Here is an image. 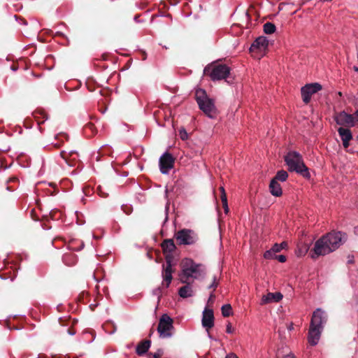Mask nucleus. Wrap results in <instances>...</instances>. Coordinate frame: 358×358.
Instances as JSON below:
<instances>
[{"label": "nucleus", "mask_w": 358, "mask_h": 358, "mask_svg": "<svg viewBox=\"0 0 358 358\" xmlns=\"http://www.w3.org/2000/svg\"><path fill=\"white\" fill-rule=\"evenodd\" d=\"M339 136L341 138L342 141H350L352 138V135L350 129L340 127L338 129Z\"/></svg>", "instance_id": "6ab92c4d"}, {"label": "nucleus", "mask_w": 358, "mask_h": 358, "mask_svg": "<svg viewBox=\"0 0 358 358\" xmlns=\"http://www.w3.org/2000/svg\"><path fill=\"white\" fill-rule=\"evenodd\" d=\"M221 310L224 317H229L232 313V308L230 304L223 305L221 308Z\"/></svg>", "instance_id": "5701e85b"}, {"label": "nucleus", "mask_w": 358, "mask_h": 358, "mask_svg": "<svg viewBox=\"0 0 358 358\" xmlns=\"http://www.w3.org/2000/svg\"><path fill=\"white\" fill-rule=\"evenodd\" d=\"M345 236L340 231H332L318 239L314 245L316 256L326 255L337 250L345 241Z\"/></svg>", "instance_id": "f257e3e1"}, {"label": "nucleus", "mask_w": 358, "mask_h": 358, "mask_svg": "<svg viewBox=\"0 0 358 358\" xmlns=\"http://www.w3.org/2000/svg\"><path fill=\"white\" fill-rule=\"evenodd\" d=\"M285 162L289 171H295L306 178H310V174L305 165L302 156L296 151H289L285 156Z\"/></svg>", "instance_id": "7ed1b4c3"}, {"label": "nucleus", "mask_w": 358, "mask_h": 358, "mask_svg": "<svg viewBox=\"0 0 358 358\" xmlns=\"http://www.w3.org/2000/svg\"><path fill=\"white\" fill-rule=\"evenodd\" d=\"M220 190L221 192V199H223V196H227L224 187H220Z\"/></svg>", "instance_id": "72a5a7b5"}, {"label": "nucleus", "mask_w": 358, "mask_h": 358, "mask_svg": "<svg viewBox=\"0 0 358 358\" xmlns=\"http://www.w3.org/2000/svg\"><path fill=\"white\" fill-rule=\"evenodd\" d=\"M283 358H295V356L292 352H289L287 355H285Z\"/></svg>", "instance_id": "c9c22d12"}, {"label": "nucleus", "mask_w": 358, "mask_h": 358, "mask_svg": "<svg viewBox=\"0 0 358 358\" xmlns=\"http://www.w3.org/2000/svg\"><path fill=\"white\" fill-rule=\"evenodd\" d=\"M269 188L271 194L275 196H280L282 193L281 186L275 179L271 180Z\"/></svg>", "instance_id": "dca6fc26"}, {"label": "nucleus", "mask_w": 358, "mask_h": 358, "mask_svg": "<svg viewBox=\"0 0 358 358\" xmlns=\"http://www.w3.org/2000/svg\"><path fill=\"white\" fill-rule=\"evenodd\" d=\"M162 248L164 252L171 253L176 249V245L172 239H166L162 243Z\"/></svg>", "instance_id": "a211bd4d"}, {"label": "nucleus", "mask_w": 358, "mask_h": 358, "mask_svg": "<svg viewBox=\"0 0 358 358\" xmlns=\"http://www.w3.org/2000/svg\"><path fill=\"white\" fill-rule=\"evenodd\" d=\"M279 246H280V249L282 250V249H285L287 248V244L286 242L284 241V242H282L280 244H279Z\"/></svg>", "instance_id": "e433bc0d"}, {"label": "nucleus", "mask_w": 358, "mask_h": 358, "mask_svg": "<svg viewBox=\"0 0 358 358\" xmlns=\"http://www.w3.org/2000/svg\"><path fill=\"white\" fill-rule=\"evenodd\" d=\"M350 145V141H343V145L345 148H347Z\"/></svg>", "instance_id": "4c0bfd02"}, {"label": "nucleus", "mask_w": 358, "mask_h": 358, "mask_svg": "<svg viewBox=\"0 0 358 358\" xmlns=\"http://www.w3.org/2000/svg\"><path fill=\"white\" fill-rule=\"evenodd\" d=\"M178 135L181 140L186 141L188 138V134L185 128L182 127L178 131Z\"/></svg>", "instance_id": "a878e982"}, {"label": "nucleus", "mask_w": 358, "mask_h": 358, "mask_svg": "<svg viewBox=\"0 0 358 358\" xmlns=\"http://www.w3.org/2000/svg\"><path fill=\"white\" fill-rule=\"evenodd\" d=\"M207 334H208V337L210 339H211V340H212V339H213V337H212V336L210 335V332L208 331V332H207Z\"/></svg>", "instance_id": "58836bf2"}, {"label": "nucleus", "mask_w": 358, "mask_h": 358, "mask_svg": "<svg viewBox=\"0 0 358 358\" xmlns=\"http://www.w3.org/2000/svg\"><path fill=\"white\" fill-rule=\"evenodd\" d=\"M326 322L325 313L317 308L313 313L308 334V341L311 345H316L319 343Z\"/></svg>", "instance_id": "f03ea898"}, {"label": "nucleus", "mask_w": 358, "mask_h": 358, "mask_svg": "<svg viewBox=\"0 0 358 358\" xmlns=\"http://www.w3.org/2000/svg\"><path fill=\"white\" fill-rule=\"evenodd\" d=\"M225 358H238V357L234 353H229Z\"/></svg>", "instance_id": "f704fd0d"}, {"label": "nucleus", "mask_w": 358, "mask_h": 358, "mask_svg": "<svg viewBox=\"0 0 358 358\" xmlns=\"http://www.w3.org/2000/svg\"><path fill=\"white\" fill-rule=\"evenodd\" d=\"M357 138H358V135H357Z\"/></svg>", "instance_id": "37998d69"}, {"label": "nucleus", "mask_w": 358, "mask_h": 358, "mask_svg": "<svg viewBox=\"0 0 358 358\" xmlns=\"http://www.w3.org/2000/svg\"><path fill=\"white\" fill-rule=\"evenodd\" d=\"M268 45V41L265 36L258 37L252 44L250 50L254 57L259 58L265 52Z\"/></svg>", "instance_id": "1a4fd4ad"}, {"label": "nucleus", "mask_w": 358, "mask_h": 358, "mask_svg": "<svg viewBox=\"0 0 358 358\" xmlns=\"http://www.w3.org/2000/svg\"><path fill=\"white\" fill-rule=\"evenodd\" d=\"M175 238L180 245H192L197 240L196 234L192 230L187 229L178 231Z\"/></svg>", "instance_id": "6e6552de"}, {"label": "nucleus", "mask_w": 358, "mask_h": 358, "mask_svg": "<svg viewBox=\"0 0 358 358\" xmlns=\"http://www.w3.org/2000/svg\"><path fill=\"white\" fill-rule=\"evenodd\" d=\"M163 355V350L162 349H159L154 354H150L148 358H159Z\"/></svg>", "instance_id": "cd10ccee"}, {"label": "nucleus", "mask_w": 358, "mask_h": 358, "mask_svg": "<svg viewBox=\"0 0 358 358\" xmlns=\"http://www.w3.org/2000/svg\"><path fill=\"white\" fill-rule=\"evenodd\" d=\"M334 120L337 124L344 127H354L355 120L354 116L345 111L340 112L335 115Z\"/></svg>", "instance_id": "f8f14e48"}, {"label": "nucleus", "mask_w": 358, "mask_h": 358, "mask_svg": "<svg viewBox=\"0 0 358 358\" xmlns=\"http://www.w3.org/2000/svg\"><path fill=\"white\" fill-rule=\"evenodd\" d=\"M275 259H277L280 262H285L286 261V257L285 255H276Z\"/></svg>", "instance_id": "2f4dec72"}, {"label": "nucleus", "mask_w": 358, "mask_h": 358, "mask_svg": "<svg viewBox=\"0 0 358 358\" xmlns=\"http://www.w3.org/2000/svg\"><path fill=\"white\" fill-rule=\"evenodd\" d=\"M150 347V341H145L139 343L136 347V353L139 355L145 354Z\"/></svg>", "instance_id": "aec40b11"}, {"label": "nucleus", "mask_w": 358, "mask_h": 358, "mask_svg": "<svg viewBox=\"0 0 358 358\" xmlns=\"http://www.w3.org/2000/svg\"><path fill=\"white\" fill-rule=\"evenodd\" d=\"M354 69H355V71H358V68L357 67H355Z\"/></svg>", "instance_id": "a19ab883"}, {"label": "nucleus", "mask_w": 358, "mask_h": 358, "mask_svg": "<svg viewBox=\"0 0 358 358\" xmlns=\"http://www.w3.org/2000/svg\"><path fill=\"white\" fill-rule=\"evenodd\" d=\"M205 274V267L201 264H196L192 259L186 258L182 262V274L180 280L186 283L189 278L198 279Z\"/></svg>", "instance_id": "20e7f679"}, {"label": "nucleus", "mask_w": 358, "mask_h": 358, "mask_svg": "<svg viewBox=\"0 0 358 358\" xmlns=\"http://www.w3.org/2000/svg\"><path fill=\"white\" fill-rule=\"evenodd\" d=\"M288 329L290 330V331L293 329V324H290V326L288 327Z\"/></svg>", "instance_id": "ea45409f"}, {"label": "nucleus", "mask_w": 358, "mask_h": 358, "mask_svg": "<svg viewBox=\"0 0 358 358\" xmlns=\"http://www.w3.org/2000/svg\"><path fill=\"white\" fill-rule=\"evenodd\" d=\"M178 294L182 298H187L191 297L194 295V290L192 286L189 284H187L181 288H180L178 291Z\"/></svg>", "instance_id": "f3484780"}, {"label": "nucleus", "mask_w": 358, "mask_h": 358, "mask_svg": "<svg viewBox=\"0 0 358 358\" xmlns=\"http://www.w3.org/2000/svg\"><path fill=\"white\" fill-rule=\"evenodd\" d=\"M62 157L66 161V163H68V159H67V157H68V153L65 151H62L60 153Z\"/></svg>", "instance_id": "473e14b6"}, {"label": "nucleus", "mask_w": 358, "mask_h": 358, "mask_svg": "<svg viewBox=\"0 0 358 358\" xmlns=\"http://www.w3.org/2000/svg\"><path fill=\"white\" fill-rule=\"evenodd\" d=\"M173 319L167 314H164L159 319L157 331L161 338L172 337L174 331Z\"/></svg>", "instance_id": "0eeeda50"}, {"label": "nucleus", "mask_w": 358, "mask_h": 358, "mask_svg": "<svg viewBox=\"0 0 358 358\" xmlns=\"http://www.w3.org/2000/svg\"><path fill=\"white\" fill-rule=\"evenodd\" d=\"M196 100L199 108L210 118L213 119L217 115V109L214 101L210 99L205 90L198 89L195 92Z\"/></svg>", "instance_id": "39448f33"}, {"label": "nucleus", "mask_w": 358, "mask_h": 358, "mask_svg": "<svg viewBox=\"0 0 358 358\" xmlns=\"http://www.w3.org/2000/svg\"><path fill=\"white\" fill-rule=\"evenodd\" d=\"M203 71L212 80L215 81L227 78L230 73V69L225 64H213L205 67Z\"/></svg>", "instance_id": "423d86ee"}, {"label": "nucleus", "mask_w": 358, "mask_h": 358, "mask_svg": "<svg viewBox=\"0 0 358 358\" xmlns=\"http://www.w3.org/2000/svg\"><path fill=\"white\" fill-rule=\"evenodd\" d=\"M202 326L208 332V329L214 326V314L211 309L205 308L202 314Z\"/></svg>", "instance_id": "4468645a"}, {"label": "nucleus", "mask_w": 358, "mask_h": 358, "mask_svg": "<svg viewBox=\"0 0 358 358\" xmlns=\"http://www.w3.org/2000/svg\"><path fill=\"white\" fill-rule=\"evenodd\" d=\"M175 159L169 152H164L159 158V164L160 171L163 174H167L173 167Z\"/></svg>", "instance_id": "9b49d317"}, {"label": "nucleus", "mask_w": 358, "mask_h": 358, "mask_svg": "<svg viewBox=\"0 0 358 358\" xmlns=\"http://www.w3.org/2000/svg\"><path fill=\"white\" fill-rule=\"evenodd\" d=\"M282 299V294L280 292H268L263 295L261 299L260 304L265 305L271 303H276Z\"/></svg>", "instance_id": "2eb2a0df"}, {"label": "nucleus", "mask_w": 358, "mask_h": 358, "mask_svg": "<svg viewBox=\"0 0 358 358\" xmlns=\"http://www.w3.org/2000/svg\"><path fill=\"white\" fill-rule=\"evenodd\" d=\"M226 331L228 334H233L234 333V329L231 326V323H228L226 326Z\"/></svg>", "instance_id": "7c9ffc66"}, {"label": "nucleus", "mask_w": 358, "mask_h": 358, "mask_svg": "<svg viewBox=\"0 0 358 358\" xmlns=\"http://www.w3.org/2000/svg\"><path fill=\"white\" fill-rule=\"evenodd\" d=\"M218 281H219V279H218V277L216 276V275H214L213 278V282L208 287V289H213V290L215 289V288L217 287L218 285Z\"/></svg>", "instance_id": "bb28decb"}, {"label": "nucleus", "mask_w": 358, "mask_h": 358, "mask_svg": "<svg viewBox=\"0 0 358 358\" xmlns=\"http://www.w3.org/2000/svg\"><path fill=\"white\" fill-rule=\"evenodd\" d=\"M210 298H212V297H213V296H214V294L212 293V294H210Z\"/></svg>", "instance_id": "79ce46f5"}, {"label": "nucleus", "mask_w": 358, "mask_h": 358, "mask_svg": "<svg viewBox=\"0 0 358 358\" xmlns=\"http://www.w3.org/2000/svg\"><path fill=\"white\" fill-rule=\"evenodd\" d=\"M222 200V206H223V208L224 209V211L226 213H228L229 211V207H228V204H227V196H223V199H221Z\"/></svg>", "instance_id": "c85d7f7f"}, {"label": "nucleus", "mask_w": 358, "mask_h": 358, "mask_svg": "<svg viewBox=\"0 0 358 358\" xmlns=\"http://www.w3.org/2000/svg\"><path fill=\"white\" fill-rule=\"evenodd\" d=\"M276 253H275L271 249L266 250L264 254V257L266 259H274L276 257Z\"/></svg>", "instance_id": "b1692460"}, {"label": "nucleus", "mask_w": 358, "mask_h": 358, "mask_svg": "<svg viewBox=\"0 0 358 358\" xmlns=\"http://www.w3.org/2000/svg\"><path fill=\"white\" fill-rule=\"evenodd\" d=\"M166 264L164 266L163 271H162V278L163 281L162 283V287H165L166 288L169 287V285L172 281V266H171V257H166Z\"/></svg>", "instance_id": "ddd939ff"}, {"label": "nucleus", "mask_w": 358, "mask_h": 358, "mask_svg": "<svg viewBox=\"0 0 358 358\" xmlns=\"http://www.w3.org/2000/svg\"><path fill=\"white\" fill-rule=\"evenodd\" d=\"M288 178V173L287 171L284 170L278 171L276 173L275 177L273 179H275L276 181L285 182Z\"/></svg>", "instance_id": "412c9836"}, {"label": "nucleus", "mask_w": 358, "mask_h": 358, "mask_svg": "<svg viewBox=\"0 0 358 358\" xmlns=\"http://www.w3.org/2000/svg\"><path fill=\"white\" fill-rule=\"evenodd\" d=\"M264 31L267 34H271L275 31V26L271 22L264 24Z\"/></svg>", "instance_id": "4be33fe9"}, {"label": "nucleus", "mask_w": 358, "mask_h": 358, "mask_svg": "<svg viewBox=\"0 0 358 358\" xmlns=\"http://www.w3.org/2000/svg\"><path fill=\"white\" fill-rule=\"evenodd\" d=\"M275 253L279 252L281 251L280 246H279L278 243H275L273 247L271 248Z\"/></svg>", "instance_id": "c756f323"}, {"label": "nucleus", "mask_w": 358, "mask_h": 358, "mask_svg": "<svg viewBox=\"0 0 358 358\" xmlns=\"http://www.w3.org/2000/svg\"><path fill=\"white\" fill-rule=\"evenodd\" d=\"M308 249H309V246L306 244L302 245L301 248L299 247L298 250H297V255L299 256H303L307 253V252L308 251Z\"/></svg>", "instance_id": "393cba45"}, {"label": "nucleus", "mask_w": 358, "mask_h": 358, "mask_svg": "<svg viewBox=\"0 0 358 358\" xmlns=\"http://www.w3.org/2000/svg\"><path fill=\"white\" fill-rule=\"evenodd\" d=\"M322 85L317 83L307 84L301 87V92L304 103H308L313 94L322 90Z\"/></svg>", "instance_id": "9d476101"}]
</instances>
